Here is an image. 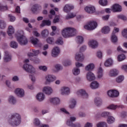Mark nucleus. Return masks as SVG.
Returning <instances> with one entry per match:
<instances>
[{
	"label": "nucleus",
	"instance_id": "nucleus-24",
	"mask_svg": "<svg viewBox=\"0 0 127 127\" xmlns=\"http://www.w3.org/2000/svg\"><path fill=\"white\" fill-rule=\"evenodd\" d=\"M94 68H95V65L93 64H89L85 67V70L87 71H93Z\"/></svg>",
	"mask_w": 127,
	"mask_h": 127
},
{
	"label": "nucleus",
	"instance_id": "nucleus-60",
	"mask_svg": "<svg viewBox=\"0 0 127 127\" xmlns=\"http://www.w3.org/2000/svg\"><path fill=\"white\" fill-rule=\"evenodd\" d=\"M87 49V47L85 45L82 46L81 47H80L79 51L81 53V52H84L85 50Z\"/></svg>",
	"mask_w": 127,
	"mask_h": 127
},
{
	"label": "nucleus",
	"instance_id": "nucleus-41",
	"mask_svg": "<svg viewBox=\"0 0 127 127\" xmlns=\"http://www.w3.org/2000/svg\"><path fill=\"white\" fill-rule=\"evenodd\" d=\"M6 26V24H5L4 21L2 20H0V28H1V29H3L5 28Z\"/></svg>",
	"mask_w": 127,
	"mask_h": 127
},
{
	"label": "nucleus",
	"instance_id": "nucleus-40",
	"mask_svg": "<svg viewBox=\"0 0 127 127\" xmlns=\"http://www.w3.org/2000/svg\"><path fill=\"white\" fill-rule=\"evenodd\" d=\"M75 106H76V100L74 99H71L70 104L69 105V108L70 109H74V108H75Z\"/></svg>",
	"mask_w": 127,
	"mask_h": 127
},
{
	"label": "nucleus",
	"instance_id": "nucleus-12",
	"mask_svg": "<svg viewBox=\"0 0 127 127\" xmlns=\"http://www.w3.org/2000/svg\"><path fill=\"white\" fill-rule=\"evenodd\" d=\"M76 121V117H70L69 119L66 121V125L68 127H73L75 126V124H73V122Z\"/></svg>",
	"mask_w": 127,
	"mask_h": 127
},
{
	"label": "nucleus",
	"instance_id": "nucleus-54",
	"mask_svg": "<svg viewBox=\"0 0 127 127\" xmlns=\"http://www.w3.org/2000/svg\"><path fill=\"white\" fill-rule=\"evenodd\" d=\"M117 50L118 52H123V53H127V51H124L123 48L121 46H118L117 48Z\"/></svg>",
	"mask_w": 127,
	"mask_h": 127
},
{
	"label": "nucleus",
	"instance_id": "nucleus-61",
	"mask_svg": "<svg viewBox=\"0 0 127 127\" xmlns=\"http://www.w3.org/2000/svg\"><path fill=\"white\" fill-rule=\"evenodd\" d=\"M0 10H1L2 11H3L4 10H7V7L2 6L1 4H0Z\"/></svg>",
	"mask_w": 127,
	"mask_h": 127
},
{
	"label": "nucleus",
	"instance_id": "nucleus-1",
	"mask_svg": "<svg viewBox=\"0 0 127 127\" xmlns=\"http://www.w3.org/2000/svg\"><path fill=\"white\" fill-rule=\"evenodd\" d=\"M76 31L75 28L72 27H66L62 30V35L64 38L72 37L76 35Z\"/></svg>",
	"mask_w": 127,
	"mask_h": 127
},
{
	"label": "nucleus",
	"instance_id": "nucleus-11",
	"mask_svg": "<svg viewBox=\"0 0 127 127\" xmlns=\"http://www.w3.org/2000/svg\"><path fill=\"white\" fill-rule=\"evenodd\" d=\"M86 78L88 81L92 82V81H94V80L96 79V77L95 76V74H94L92 72L88 71L86 73Z\"/></svg>",
	"mask_w": 127,
	"mask_h": 127
},
{
	"label": "nucleus",
	"instance_id": "nucleus-19",
	"mask_svg": "<svg viewBox=\"0 0 127 127\" xmlns=\"http://www.w3.org/2000/svg\"><path fill=\"white\" fill-rule=\"evenodd\" d=\"M88 45L91 48L95 49L98 47V42L96 40H90L88 42Z\"/></svg>",
	"mask_w": 127,
	"mask_h": 127
},
{
	"label": "nucleus",
	"instance_id": "nucleus-22",
	"mask_svg": "<svg viewBox=\"0 0 127 127\" xmlns=\"http://www.w3.org/2000/svg\"><path fill=\"white\" fill-rule=\"evenodd\" d=\"M71 9H74V6L70 4H66L64 8V12H69Z\"/></svg>",
	"mask_w": 127,
	"mask_h": 127
},
{
	"label": "nucleus",
	"instance_id": "nucleus-28",
	"mask_svg": "<svg viewBox=\"0 0 127 127\" xmlns=\"http://www.w3.org/2000/svg\"><path fill=\"white\" fill-rule=\"evenodd\" d=\"M14 33V28L12 26H9L7 31V34L9 36H11Z\"/></svg>",
	"mask_w": 127,
	"mask_h": 127
},
{
	"label": "nucleus",
	"instance_id": "nucleus-15",
	"mask_svg": "<svg viewBox=\"0 0 127 127\" xmlns=\"http://www.w3.org/2000/svg\"><path fill=\"white\" fill-rule=\"evenodd\" d=\"M10 61H11V56H10L8 52L5 51L3 57V62L5 63H7V62H10Z\"/></svg>",
	"mask_w": 127,
	"mask_h": 127
},
{
	"label": "nucleus",
	"instance_id": "nucleus-47",
	"mask_svg": "<svg viewBox=\"0 0 127 127\" xmlns=\"http://www.w3.org/2000/svg\"><path fill=\"white\" fill-rule=\"evenodd\" d=\"M47 42L49 43V44H53L54 43V38L49 37L47 39Z\"/></svg>",
	"mask_w": 127,
	"mask_h": 127
},
{
	"label": "nucleus",
	"instance_id": "nucleus-21",
	"mask_svg": "<svg viewBox=\"0 0 127 127\" xmlns=\"http://www.w3.org/2000/svg\"><path fill=\"white\" fill-rule=\"evenodd\" d=\"M37 100L39 102H42V101H44V99H45V95L43 93H39L36 96Z\"/></svg>",
	"mask_w": 127,
	"mask_h": 127
},
{
	"label": "nucleus",
	"instance_id": "nucleus-20",
	"mask_svg": "<svg viewBox=\"0 0 127 127\" xmlns=\"http://www.w3.org/2000/svg\"><path fill=\"white\" fill-rule=\"evenodd\" d=\"M50 103L53 104L54 105H58L60 104V99L58 98H52L49 100Z\"/></svg>",
	"mask_w": 127,
	"mask_h": 127
},
{
	"label": "nucleus",
	"instance_id": "nucleus-62",
	"mask_svg": "<svg viewBox=\"0 0 127 127\" xmlns=\"http://www.w3.org/2000/svg\"><path fill=\"white\" fill-rule=\"evenodd\" d=\"M119 31H120V29H119V28L115 27L112 32V34H116V33H118Z\"/></svg>",
	"mask_w": 127,
	"mask_h": 127
},
{
	"label": "nucleus",
	"instance_id": "nucleus-2",
	"mask_svg": "<svg viewBox=\"0 0 127 127\" xmlns=\"http://www.w3.org/2000/svg\"><path fill=\"white\" fill-rule=\"evenodd\" d=\"M9 124L12 127H17L20 125V115L15 113L11 116L9 119Z\"/></svg>",
	"mask_w": 127,
	"mask_h": 127
},
{
	"label": "nucleus",
	"instance_id": "nucleus-17",
	"mask_svg": "<svg viewBox=\"0 0 127 127\" xmlns=\"http://www.w3.org/2000/svg\"><path fill=\"white\" fill-rule=\"evenodd\" d=\"M75 59L76 61L82 62L84 61V59H85V57H84L83 53H80L76 54Z\"/></svg>",
	"mask_w": 127,
	"mask_h": 127
},
{
	"label": "nucleus",
	"instance_id": "nucleus-49",
	"mask_svg": "<svg viewBox=\"0 0 127 127\" xmlns=\"http://www.w3.org/2000/svg\"><path fill=\"white\" fill-rule=\"evenodd\" d=\"M97 127H107V123L106 122H101L97 124Z\"/></svg>",
	"mask_w": 127,
	"mask_h": 127
},
{
	"label": "nucleus",
	"instance_id": "nucleus-39",
	"mask_svg": "<svg viewBox=\"0 0 127 127\" xmlns=\"http://www.w3.org/2000/svg\"><path fill=\"white\" fill-rule=\"evenodd\" d=\"M76 40L78 44H81V43H83V41H84V38L82 36H78L76 37Z\"/></svg>",
	"mask_w": 127,
	"mask_h": 127
},
{
	"label": "nucleus",
	"instance_id": "nucleus-29",
	"mask_svg": "<svg viewBox=\"0 0 127 127\" xmlns=\"http://www.w3.org/2000/svg\"><path fill=\"white\" fill-rule=\"evenodd\" d=\"M110 30L111 29H110L109 26H105L102 28L101 31L104 34H107V33L110 32Z\"/></svg>",
	"mask_w": 127,
	"mask_h": 127
},
{
	"label": "nucleus",
	"instance_id": "nucleus-13",
	"mask_svg": "<svg viewBox=\"0 0 127 127\" xmlns=\"http://www.w3.org/2000/svg\"><path fill=\"white\" fill-rule=\"evenodd\" d=\"M56 79V76L52 75H47L45 77V80L47 82V83H49L50 84V83H52V82H54V80Z\"/></svg>",
	"mask_w": 127,
	"mask_h": 127
},
{
	"label": "nucleus",
	"instance_id": "nucleus-45",
	"mask_svg": "<svg viewBox=\"0 0 127 127\" xmlns=\"http://www.w3.org/2000/svg\"><path fill=\"white\" fill-rule=\"evenodd\" d=\"M8 101L11 104H15L16 103V100H15V98L13 96H10Z\"/></svg>",
	"mask_w": 127,
	"mask_h": 127
},
{
	"label": "nucleus",
	"instance_id": "nucleus-25",
	"mask_svg": "<svg viewBox=\"0 0 127 127\" xmlns=\"http://www.w3.org/2000/svg\"><path fill=\"white\" fill-rule=\"evenodd\" d=\"M46 25L47 26L51 25V21L49 20H44L42 21L40 26H41V27H44V26H45Z\"/></svg>",
	"mask_w": 127,
	"mask_h": 127
},
{
	"label": "nucleus",
	"instance_id": "nucleus-7",
	"mask_svg": "<svg viewBox=\"0 0 127 127\" xmlns=\"http://www.w3.org/2000/svg\"><path fill=\"white\" fill-rule=\"evenodd\" d=\"M112 9L113 12H121L123 10V8L119 4H115L112 6Z\"/></svg>",
	"mask_w": 127,
	"mask_h": 127
},
{
	"label": "nucleus",
	"instance_id": "nucleus-57",
	"mask_svg": "<svg viewBox=\"0 0 127 127\" xmlns=\"http://www.w3.org/2000/svg\"><path fill=\"white\" fill-rule=\"evenodd\" d=\"M117 17L118 18H120V19H122L123 20H127V17L123 15H119Z\"/></svg>",
	"mask_w": 127,
	"mask_h": 127
},
{
	"label": "nucleus",
	"instance_id": "nucleus-55",
	"mask_svg": "<svg viewBox=\"0 0 127 127\" xmlns=\"http://www.w3.org/2000/svg\"><path fill=\"white\" fill-rule=\"evenodd\" d=\"M12 81H13V82H17L19 81V77L16 75H15L12 78Z\"/></svg>",
	"mask_w": 127,
	"mask_h": 127
},
{
	"label": "nucleus",
	"instance_id": "nucleus-32",
	"mask_svg": "<svg viewBox=\"0 0 127 127\" xmlns=\"http://www.w3.org/2000/svg\"><path fill=\"white\" fill-rule=\"evenodd\" d=\"M10 47H11V48L16 49V48L18 47V44L16 43V42L12 41L10 43Z\"/></svg>",
	"mask_w": 127,
	"mask_h": 127
},
{
	"label": "nucleus",
	"instance_id": "nucleus-18",
	"mask_svg": "<svg viewBox=\"0 0 127 127\" xmlns=\"http://www.w3.org/2000/svg\"><path fill=\"white\" fill-rule=\"evenodd\" d=\"M61 95H69L70 94V88L68 87H63L61 89Z\"/></svg>",
	"mask_w": 127,
	"mask_h": 127
},
{
	"label": "nucleus",
	"instance_id": "nucleus-50",
	"mask_svg": "<svg viewBox=\"0 0 127 127\" xmlns=\"http://www.w3.org/2000/svg\"><path fill=\"white\" fill-rule=\"evenodd\" d=\"M99 3L101 5L105 6L108 4V1L107 0H99Z\"/></svg>",
	"mask_w": 127,
	"mask_h": 127
},
{
	"label": "nucleus",
	"instance_id": "nucleus-37",
	"mask_svg": "<svg viewBox=\"0 0 127 127\" xmlns=\"http://www.w3.org/2000/svg\"><path fill=\"white\" fill-rule=\"evenodd\" d=\"M72 73L73 75L77 76V75H79L80 74V69L77 67H74L72 70Z\"/></svg>",
	"mask_w": 127,
	"mask_h": 127
},
{
	"label": "nucleus",
	"instance_id": "nucleus-38",
	"mask_svg": "<svg viewBox=\"0 0 127 127\" xmlns=\"http://www.w3.org/2000/svg\"><path fill=\"white\" fill-rule=\"evenodd\" d=\"M49 34V31H48L47 29H45L41 32L42 36H43V37H47Z\"/></svg>",
	"mask_w": 127,
	"mask_h": 127
},
{
	"label": "nucleus",
	"instance_id": "nucleus-27",
	"mask_svg": "<svg viewBox=\"0 0 127 127\" xmlns=\"http://www.w3.org/2000/svg\"><path fill=\"white\" fill-rule=\"evenodd\" d=\"M118 74H119V71L116 69H111L109 72V75L111 76V77H115V76H117Z\"/></svg>",
	"mask_w": 127,
	"mask_h": 127
},
{
	"label": "nucleus",
	"instance_id": "nucleus-9",
	"mask_svg": "<svg viewBox=\"0 0 127 127\" xmlns=\"http://www.w3.org/2000/svg\"><path fill=\"white\" fill-rule=\"evenodd\" d=\"M60 54V49L58 47H55L52 51V56L56 58Z\"/></svg>",
	"mask_w": 127,
	"mask_h": 127
},
{
	"label": "nucleus",
	"instance_id": "nucleus-43",
	"mask_svg": "<svg viewBox=\"0 0 127 127\" xmlns=\"http://www.w3.org/2000/svg\"><path fill=\"white\" fill-rule=\"evenodd\" d=\"M76 16V14L73 13H70L69 14H68L66 17L65 18L66 19H71V18H74Z\"/></svg>",
	"mask_w": 127,
	"mask_h": 127
},
{
	"label": "nucleus",
	"instance_id": "nucleus-52",
	"mask_svg": "<svg viewBox=\"0 0 127 127\" xmlns=\"http://www.w3.org/2000/svg\"><path fill=\"white\" fill-rule=\"evenodd\" d=\"M111 115V113L109 112H103L101 113V117L106 118V117H109Z\"/></svg>",
	"mask_w": 127,
	"mask_h": 127
},
{
	"label": "nucleus",
	"instance_id": "nucleus-58",
	"mask_svg": "<svg viewBox=\"0 0 127 127\" xmlns=\"http://www.w3.org/2000/svg\"><path fill=\"white\" fill-rule=\"evenodd\" d=\"M34 124L35 126H39V125H40V121H39V120H38V119H35L34 120Z\"/></svg>",
	"mask_w": 127,
	"mask_h": 127
},
{
	"label": "nucleus",
	"instance_id": "nucleus-23",
	"mask_svg": "<svg viewBox=\"0 0 127 127\" xmlns=\"http://www.w3.org/2000/svg\"><path fill=\"white\" fill-rule=\"evenodd\" d=\"M100 87V84L97 81H94L92 82L90 84V88L95 90L96 89H98Z\"/></svg>",
	"mask_w": 127,
	"mask_h": 127
},
{
	"label": "nucleus",
	"instance_id": "nucleus-44",
	"mask_svg": "<svg viewBox=\"0 0 127 127\" xmlns=\"http://www.w3.org/2000/svg\"><path fill=\"white\" fill-rule=\"evenodd\" d=\"M118 61L121 62L126 59V56L124 54L120 55L118 57Z\"/></svg>",
	"mask_w": 127,
	"mask_h": 127
},
{
	"label": "nucleus",
	"instance_id": "nucleus-31",
	"mask_svg": "<svg viewBox=\"0 0 127 127\" xmlns=\"http://www.w3.org/2000/svg\"><path fill=\"white\" fill-rule=\"evenodd\" d=\"M94 102L96 106H97V107H99V106H101V105H102V99L100 98V97L96 98L95 99Z\"/></svg>",
	"mask_w": 127,
	"mask_h": 127
},
{
	"label": "nucleus",
	"instance_id": "nucleus-8",
	"mask_svg": "<svg viewBox=\"0 0 127 127\" xmlns=\"http://www.w3.org/2000/svg\"><path fill=\"white\" fill-rule=\"evenodd\" d=\"M43 92L46 94V95H51L53 93V89L50 86H45L43 88Z\"/></svg>",
	"mask_w": 127,
	"mask_h": 127
},
{
	"label": "nucleus",
	"instance_id": "nucleus-5",
	"mask_svg": "<svg viewBox=\"0 0 127 127\" xmlns=\"http://www.w3.org/2000/svg\"><path fill=\"white\" fill-rule=\"evenodd\" d=\"M23 68L26 72L31 73V74H33V73H35L36 72L35 68H34L31 65L25 64L23 65Z\"/></svg>",
	"mask_w": 127,
	"mask_h": 127
},
{
	"label": "nucleus",
	"instance_id": "nucleus-48",
	"mask_svg": "<svg viewBox=\"0 0 127 127\" xmlns=\"http://www.w3.org/2000/svg\"><path fill=\"white\" fill-rule=\"evenodd\" d=\"M118 108V106L115 105L114 104H111L108 107H107V109H109V110H117Z\"/></svg>",
	"mask_w": 127,
	"mask_h": 127
},
{
	"label": "nucleus",
	"instance_id": "nucleus-53",
	"mask_svg": "<svg viewBox=\"0 0 127 127\" xmlns=\"http://www.w3.org/2000/svg\"><path fill=\"white\" fill-rule=\"evenodd\" d=\"M9 19L10 20V21L11 22H13V21H14L15 20V17L14 16H12L11 14H9L8 15Z\"/></svg>",
	"mask_w": 127,
	"mask_h": 127
},
{
	"label": "nucleus",
	"instance_id": "nucleus-30",
	"mask_svg": "<svg viewBox=\"0 0 127 127\" xmlns=\"http://www.w3.org/2000/svg\"><path fill=\"white\" fill-rule=\"evenodd\" d=\"M41 8V6L38 4H35L33 5L31 8L32 11L33 12H35V11H37L38 9Z\"/></svg>",
	"mask_w": 127,
	"mask_h": 127
},
{
	"label": "nucleus",
	"instance_id": "nucleus-56",
	"mask_svg": "<svg viewBox=\"0 0 127 127\" xmlns=\"http://www.w3.org/2000/svg\"><path fill=\"white\" fill-rule=\"evenodd\" d=\"M122 35L125 38H127V29H125L122 32Z\"/></svg>",
	"mask_w": 127,
	"mask_h": 127
},
{
	"label": "nucleus",
	"instance_id": "nucleus-35",
	"mask_svg": "<svg viewBox=\"0 0 127 127\" xmlns=\"http://www.w3.org/2000/svg\"><path fill=\"white\" fill-rule=\"evenodd\" d=\"M103 68H102V67H99L98 68V70L97 72V74H98V78H102L103 77Z\"/></svg>",
	"mask_w": 127,
	"mask_h": 127
},
{
	"label": "nucleus",
	"instance_id": "nucleus-10",
	"mask_svg": "<svg viewBox=\"0 0 127 127\" xmlns=\"http://www.w3.org/2000/svg\"><path fill=\"white\" fill-rule=\"evenodd\" d=\"M84 10L87 13H94L96 12V8L94 6H86L84 8Z\"/></svg>",
	"mask_w": 127,
	"mask_h": 127
},
{
	"label": "nucleus",
	"instance_id": "nucleus-42",
	"mask_svg": "<svg viewBox=\"0 0 127 127\" xmlns=\"http://www.w3.org/2000/svg\"><path fill=\"white\" fill-rule=\"evenodd\" d=\"M124 76L120 75L116 78V81L117 83H122L124 81Z\"/></svg>",
	"mask_w": 127,
	"mask_h": 127
},
{
	"label": "nucleus",
	"instance_id": "nucleus-4",
	"mask_svg": "<svg viewBox=\"0 0 127 127\" xmlns=\"http://www.w3.org/2000/svg\"><path fill=\"white\" fill-rule=\"evenodd\" d=\"M98 26V24L95 21L88 22L85 25H84V28L87 30H94Z\"/></svg>",
	"mask_w": 127,
	"mask_h": 127
},
{
	"label": "nucleus",
	"instance_id": "nucleus-64",
	"mask_svg": "<svg viewBox=\"0 0 127 127\" xmlns=\"http://www.w3.org/2000/svg\"><path fill=\"white\" fill-rule=\"evenodd\" d=\"M121 69L125 71V72H127V64H125L122 66Z\"/></svg>",
	"mask_w": 127,
	"mask_h": 127
},
{
	"label": "nucleus",
	"instance_id": "nucleus-59",
	"mask_svg": "<svg viewBox=\"0 0 127 127\" xmlns=\"http://www.w3.org/2000/svg\"><path fill=\"white\" fill-rule=\"evenodd\" d=\"M59 19H60V17H59V16H56L53 20L54 23H57V22H59Z\"/></svg>",
	"mask_w": 127,
	"mask_h": 127
},
{
	"label": "nucleus",
	"instance_id": "nucleus-26",
	"mask_svg": "<svg viewBox=\"0 0 127 127\" xmlns=\"http://www.w3.org/2000/svg\"><path fill=\"white\" fill-rule=\"evenodd\" d=\"M105 67H111L113 66V60L112 59H107L104 63Z\"/></svg>",
	"mask_w": 127,
	"mask_h": 127
},
{
	"label": "nucleus",
	"instance_id": "nucleus-16",
	"mask_svg": "<svg viewBox=\"0 0 127 127\" xmlns=\"http://www.w3.org/2000/svg\"><path fill=\"white\" fill-rule=\"evenodd\" d=\"M15 93L18 97L22 98L24 96V90L22 88H17L15 90Z\"/></svg>",
	"mask_w": 127,
	"mask_h": 127
},
{
	"label": "nucleus",
	"instance_id": "nucleus-51",
	"mask_svg": "<svg viewBox=\"0 0 127 127\" xmlns=\"http://www.w3.org/2000/svg\"><path fill=\"white\" fill-rule=\"evenodd\" d=\"M39 69L43 72H46L47 71V66L45 65H41L39 66Z\"/></svg>",
	"mask_w": 127,
	"mask_h": 127
},
{
	"label": "nucleus",
	"instance_id": "nucleus-33",
	"mask_svg": "<svg viewBox=\"0 0 127 127\" xmlns=\"http://www.w3.org/2000/svg\"><path fill=\"white\" fill-rule=\"evenodd\" d=\"M111 41L113 43H117L118 42V37L116 34H112L111 35Z\"/></svg>",
	"mask_w": 127,
	"mask_h": 127
},
{
	"label": "nucleus",
	"instance_id": "nucleus-34",
	"mask_svg": "<svg viewBox=\"0 0 127 127\" xmlns=\"http://www.w3.org/2000/svg\"><path fill=\"white\" fill-rule=\"evenodd\" d=\"M30 39H31V43L32 44H33V45H36V44H37V43L39 42V40H38V39L36 38L31 37L30 38Z\"/></svg>",
	"mask_w": 127,
	"mask_h": 127
},
{
	"label": "nucleus",
	"instance_id": "nucleus-46",
	"mask_svg": "<svg viewBox=\"0 0 127 127\" xmlns=\"http://www.w3.org/2000/svg\"><path fill=\"white\" fill-rule=\"evenodd\" d=\"M56 44L58 45H62L63 44V40H62V37L59 38L56 41Z\"/></svg>",
	"mask_w": 127,
	"mask_h": 127
},
{
	"label": "nucleus",
	"instance_id": "nucleus-63",
	"mask_svg": "<svg viewBox=\"0 0 127 127\" xmlns=\"http://www.w3.org/2000/svg\"><path fill=\"white\" fill-rule=\"evenodd\" d=\"M93 127V124L89 122L86 123L84 126V127Z\"/></svg>",
	"mask_w": 127,
	"mask_h": 127
},
{
	"label": "nucleus",
	"instance_id": "nucleus-3",
	"mask_svg": "<svg viewBox=\"0 0 127 127\" xmlns=\"http://www.w3.org/2000/svg\"><path fill=\"white\" fill-rule=\"evenodd\" d=\"M23 34V31L18 33L17 35V40L20 45H26L28 43V40L26 38V37L22 35Z\"/></svg>",
	"mask_w": 127,
	"mask_h": 127
},
{
	"label": "nucleus",
	"instance_id": "nucleus-6",
	"mask_svg": "<svg viewBox=\"0 0 127 127\" xmlns=\"http://www.w3.org/2000/svg\"><path fill=\"white\" fill-rule=\"evenodd\" d=\"M107 94L111 98H116L119 96L120 93L116 90H110L107 92Z\"/></svg>",
	"mask_w": 127,
	"mask_h": 127
},
{
	"label": "nucleus",
	"instance_id": "nucleus-36",
	"mask_svg": "<svg viewBox=\"0 0 127 127\" xmlns=\"http://www.w3.org/2000/svg\"><path fill=\"white\" fill-rule=\"evenodd\" d=\"M115 118L113 116H109L107 121L108 124H113V123H115Z\"/></svg>",
	"mask_w": 127,
	"mask_h": 127
},
{
	"label": "nucleus",
	"instance_id": "nucleus-14",
	"mask_svg": "<svg viewBox=\"0 0 127 127\" xmlns=\"http://www.w3.org/2000/svg\"><path fill=\"white\" fill-rule=\"evenodd\" d=\"M76 94L78 96H81L83 99H87L88 97V94L83 89H80L77 91Z\"/></svg>",
	"mask_w": 127,
	"mask_h": 127
}]
</instances>
